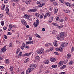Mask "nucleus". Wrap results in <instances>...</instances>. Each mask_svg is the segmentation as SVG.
Segmentation results:
<instances>
[{
  "instance_id": "22",
  "label": "nucleus",
  "mask_w": 74,
  "mask_h": 74,
  "mask_svg": "<svg viewBox=\"0 0 74 74\" xmlns=\"http://www.w3.org/2000/svg\"><path fill=\"white\" fill-rule=\"evenodd\" d=\"M35 59L37 61L40 60V57L38 56H36L35 58Z\"/></svg>"
},
{
  "instance_id": "47",
  "label": "nucleus",
  "mask_w": 74,
  "mask_h": 74,
  "mask_svg": "<svg viewBox=\"0 0 74 74\" xmlns=\"http://www.w3.org/2000/svg\"><path fill=\"white\" fill-rule=\"evenodd\" d=\"M42 7V4H39L38 6V8H41Z\"/></svg>"
},
{
  "instance_id": "7",
  "label": "nucleus",
  "mask_w": 74,
  "mask_h": 74,
  "mask_svg": "<svg viewBox=\"0 0 74 74\" xmlns=\"http://www.w3.org/2000/svg\"><path fill=\"white\" fill-rule=\"evenodd\" d=\"M64 63V61H60L58 64V67H60L61 66H62L63 64Z\"/></svg>"
},
{
  "instance_id": "26",
  "label": "nucleus",
  "mask_w": 74,
  "mask_h": 74,
  "mask_svg": "<svg viewBox=\"0 0 74 74\" xmlns=\"http://www.w3.org/2000/svg\"><path fill=\"white\" fill-rule=\"evenodd\" d=\"M71 57V54L70 53H68L67 56V58L68 59H69Z\"/></svg>"
},
{
  "instance_id": "2",
  "label": "nucleus",
  "mask_w": 74,
  "mask_h": 74,
  "mask_svg": "<svg viewBox=\"0 0 74 74\" xmlns=\"http://www.w3.org/2000/svg\"><path fill=\"white\" fill-rule=\"evenodd\" d=\"M32 54V53H25L23 55H22L21 56V55H22V52H19L18 55L19 56H29V55H30Z\"/></svg>"
},
{
  "instance_id": "30",
  "label": "nucleus",
  "mask_w": 74,
  "mask_h": 74,
  "mask_svg": "<svg viewBox=\"0 0 74 74\" xmlns=\"http://www.w3.org/2000/svg\"><path fill=\"white\" fill-rule=\"evenodd\" d=\"M49 60H45V64H47L49 63Z\"/></svg>"
},
{
  "instance_id": "16",
  "label": "nucleus",
  "mask_w": 74,
  "mask_h": 74,
  "mask_svg": "<svg viewBox=\"0 0 74 74\" xmlns=\"http://www.w3.org/2000/svg\"><path fill=\"white\" fill-rule=\"evenodd\" d=\"M24 18H25L26 19H29V17L27 15H25L23 16Z\"/></svg>"
},
{
  "instance_id": "27",
  "label": "nucleus",
  "mask_w": 74,
  "mask_h": 74,
  "mask_svg": "<svg viewBox=\"0 0 74 74\" xmlns=\"http://www.w3.org/2000/svg\"><path fill=\"white\" fill-rule=\"evenodd\" d=\"M59 49L60 52H62V51H63V47H62V46H61L60 47Z\"/></svg>"
},
{
  "instance_id": "57",
  "label": "nucleus",
  "mask_w": 74,
  "mask_h": 74,
  "mask_svg": "<svg viewBox=\"0 0 74 74\" xmlns=\"http://www.w3.org/2000/svg\"><path fill=\"white\" fill-rule=\"evenodd\" d=\"M36 3L38 4H40V1H37L36 2Z\"/></svg>"
},
{
  "instance_id": "50",
  "label": "nucleus",
  "mask_w": 74,
  "mask_h": 74,
  "mask_svg": "<svg viewBox=\"0 0 74 74\" xmlns=\"http://www.w3.org/2000/svg\"><path fill=\"white\" fill-rule=\"evenodd\" d=\"M26 44L27 45H29V44H30V41H28L26 42Z\"/></svg>"
},
{
  "instance_id": "33",
  "label": "nucleus",
  "mask_w": 74,
  "mask_h": 74,
  "mask_svg": "<svg viewBox=\"0 0 74 74\" xmlns=\"http://www.w3.org/2000/svg\"><path fill=\"white\" fill-rule=\"evenodd\" d=\"M69 65L71 66V65H72L73 64V61H71L69 62Z\"/></svg>"
},
{
  "instance_id": "49",
  "label": "nucleus",
  "mask_w": 74,
  "mask_h": 74,
  "mask_svg": "<svg viewBox=\"0 0 74 74\" xmlns=\"http://www.w3.org/2000/svg\"><path fill=\"white\" fill-rule=\"evenodd\" d=\"M25 48H27V49H29L30 48V47H29L26 44V45L25 46Z\"/></svg>"
},
{
  "instance_id": "42",
  "label": "nucleus",
  "mask_w": 74,
  "mask_h": 74,
  "mask_svg": "<svg viewBox=\"0 0 74 74\" xmlns=\"http://www.w3.org/2000/svg\"><path fill=\"white\" fill-rule=\"evenodd\" d=\"M36 23L37 24H38V25L39 24V23H40V21H39V20L37 19L36 20Z\"/></svg>"
},
{
  "instance_id": "37",
  "label": "nucleus",
  "mask_w": 74,
  "mask_h": 74,
  "mask_svg": "<svg viewBox=\"0 0 74 74\" xmlns=\"http://www.w3.org/2000/svg\"><path fill=\"white\" fill-rule=\"evenodd\" d=\"M59 22H64V19L63 18H61L59 20Z\"/></svg>"
},
{
  "instance_id": "58",
  "label": "nucleus",
  "mask_w": 74,
  "mask_h": 74,
  "mask_svg": "<svg viewBox=\"0 0 74 74\" xmlns=\"http://www.w3.org/2000/svg\"><path fill=\"white\" fill-rule=\"evenodd\" d=\"M4 69V67L3 66H0V69Z\"/></svg>"
},
{
  "instance_id": "45",
  "label": "nucleus",
  "mask_w": 74,
  "mask_h": 74,
  "mask_svg": "<svg viewBox=\"0 0 74 74\" xmlns=\"http://www.w3.org/2000/svg\"><path fill=\"white\" fill-rule=\"evenodd\" d=\"M12 42H11L10 43V44L9 45L10 47H12Z\"/></svg>"
},
{
  "instance_id": "44",
  "label": "nucleus",
  "mask_w": 74,
  "mask_h": 74,
  "mask_svg": "<svg viewBox=\"0 0 74 74\" xmlns=\"http://www.w3.org/2000/svg\"><path fill=\"white\" fill-rule=\"evenodd\" d=\"M52 24L54 26H58V24L56 23H53Z\"/></svg>"
},
{
  "instance_id": "17",
  "label": "nucleus",
  "mask_w": 74,
  "mask_h": 74,
  "mask_svg": "<svg viewBox=\"0 0 74 74\" xmlns=\"http://www.w3.org/2000/svg\"><path fill=\"white\" fill-rule=\"evenodd\" d=\"M64 12H66V13H67L68 14H69L70 12V11L68 10H66L65 9L64 10Z\"/></svg>"
},
{
  "instance_id": "14",
  "label": "nucleus",
  "mask_w": 74,
  "mask_h": 74,
  "mask_svg": "<svg viewBox=\"0 0 74 74\" xmlns=\"http://www.w3.org/2000/svg\"><path fill=\"white\" fill-rule=\"evenodd\" d=\"M58 11V8H54V14H56V13H57Z\"/></svg>"
},
{
  "instance_id": "15",
  "label": "nucleus",
  "mask_w": 74,
  "mask_h": 74,
  "mask_svg": "<svg viewBox=\"0 0 74 74\" xmlns=\"http://www.w3.org/2000/svg\"><path fill=\"white\" fill-rule=\"evenodd\" d=\"M50 60L52 62H53L56 61V59L54 58H52L50 59Z\"/></svg>"
},
{
  "instance_id": "61",
  "label": "nucleus",
  "mask_w": 74,
  "mask_h": 74,
  "mask_svg": "<svg viewBox=\"0 0 74 74\" xmlns=\"http://www.w3.org/2000/svg\"><path fill=\"white\" fill-rule=\"evenodd\" d=\"M66 72H61L59 74H65Z\"/></svg>"
},
{
  "instance_id": "43",
  "label": "nucleus",
  "mask_w": 74,
  "mask_h": 74,
  "mask_svg": "<svg viewBox=\"0 0 74 74\" xmlns=\"http://www.w3.org/2000/svg\"><path fill=\"white\" fill-rule=\"evenodd\" d=\"M37 11V10L36 9H32V12H36Z\"/></svg>"
},
{
  "instance_id": "53",
  "label": "nucleus",
  "mask_w": 74,
  "mask_h": 74,
  "mask_svg": "<svg viewBox=\"0 0 74 74\" xmlns=\"http://www.w3.org/2000/svg\"><path fill=\"white\" fill-rule=\"evenodd\" d=\"M4 37L5 38V40H7V38H8V37L7 36H6L5 35H4Z\"/></svg>"
},
{
  "instance_id": "4",
  "label": "nucleus",
  "mask_w": 74,
  "mask_h": 74,
  "mask_svg": "<svg viewBox=\"0 0 74 74\" xmlns=\"http://www.w3.org/2000/svg\"><path fill=\"white\" fill-rule=\"evenodd\" d=\"M48 16L49 17H50L51 16V12H49L47 13H46L44 17V19H45L47 16Z\"/></svg>"
},
{
  "instance_id": "39",
  "label": "nucleus",
  "mask_w": 74,
  "mask_h": 74,
  "mask_svg": "<svg viewBox=\"0 0 74 74\" xmlns=\"http://www.w3.org/2000/svg\"><path fill=\"white\" fill-rule=\"evenodd\" d=\"M57 67V65H53L51 66V67L52 68H56Z\"/></svg>"
},
{
  "instance_id": "46",
  "label": "nucleus",
  "mask_w": 74,
  "mask_h": 74,
  "mask_svg": "<svg viewBox=\"0 0 74 74\" xmlns=\"http://www.w3.org/2000/svg\"><path fill=\"white\" fill-rule=\"evenodd\" d=\"M32 36H30L28 39V40L29 41H31L32 40Z\"/></svg>"
},
{
  "instance_id": "34",
  "label": "nucleus",
  "mask_w": 74,
  "mask_h": 74,
  "mask_svg": "<svg viewBox=\"0 0 74 74\" xmlns=\"http://www.w3.org/2000/svg\"><path fill=\"white\" fill-rule=\"evenodd\" d=\"M19 51H20V49L19 48H18L17 50L16 54V55L18 54V53H19Z\"/></svg>"
},
{
  "instance_id": "1",
  "label": "nucleus",
  "mask_w": 74,
  "mask_h": 74,
  "mask_svg": "<svg viewBox=\"0 0 74 74\" xmlns=\"http://www.w3.org/2000/svg\"><path fill=\"white\" fill-rule=\"evenodd\" d=\"M67 34L64 32H61L60 34V37H58L57 39L59 40H64V38L67 37Z\"/></svg>"
},
{
  "instance_id": "31",
  "label": "nucleus",
  "mask_w": 74,
  "mask_h": 74,
  "mask_svg": "<svg viewBox=\"0 0 74 74\" xmlns=\"http://www.w3.org/2000/svg\"><path fill=\"white\" fill-rule=\"evenodd\" d=\"M35 36L37 37H38V38H41V36H40L38 34H35Z\"/></svg>"
},
{
  "instance_id": "18",
  "label": "nucleus",
  "mask_w": 74,
  "mask_h": 74,
  "mask_svg": "<svg viewBox=\"0 0 74 74\" xmlns=\"http://www.w3.org/2000/svg\"><path fill=\"white\" fill-rule=\"evenodd\" d=\"M9 29H8V30L9 31H10L11 30V28L12 27V24H10L9 27Z\"/></svg>"
},
{
  "instance_id": "28",
  "label": "nucleus",
  "mask_w": 74,
  "mask_h": 74,
  "mask_svg": "<svg viewBox=\"0 0 74 74\" xmlns=\"http://www.w3.org/2000/svg\"><path fill=\"white\" fill-rule=\"evenodd\" d=\"M53 48L51 47L50 49H49V50H47L46 51H47V52H49V51H52L53 50Z\"/></svg>"
},
{
  "instance_id": "9",
  "label": "nucleus",
  "mask_w": 74,
  "mask_h": 74,
  "mask_svg": "<svg viewBox=\"0 0 74 74\" xmlns=\"http://www.w3.org/2000/svg\"><path fill=\"white\" fill-rule=\"evenodd\" d=\"M21 22L22 23V24L24 26H26L27 25V23L26 22V21L24 20H22Z\"/></svg>"
},
{
  "instance_id": "20",
  "label": "nucleus",
  "mask_w": 74,
  "mask_h": 74,
  "mask_svg": "<svg viewBox=\"0 0 74 74\" xmlns=\"http://www.w3.org/2000/svg\"><path fill=\"white\" fill-rule=\"evenodd\" d=\"M10 71H13V70L14 69V66H11L10 67Z\"/></svg>"
},
{
  "instance_id": "63",
  "label": "nucleus",
  "mask_w": 74,
  "mask_h": 74,
  "mask_svg": "<svg viewBox=\"0 0 74 74\" xmlns=\"http://www.w3.org/2000/svg\"><path fill=\"white\" fill-rule=\"evenodd\" d=\"M4 3H8V1H7V0H5L4 1Z\"/></svg>"
},
{
  "instance_id": "6",
  "label": "nucleus",
  "mask_w": 74,
  "mask_h": 74,
  "mask_svg": "<svg viewBox=\"0 0 74 74\" xmlns=\"http://www.w3.org/2000/svg\"><path fill=\"white\" fill-rule=\"evenodd\" d=\"M37 67V65L34 64H32L30 65L29 66V67L30 69H35V68H36Z\"/></svg>"
},
{
  "instance_id": "12",
  "label": "nucleus",
  "mask_w": 74,
  "mask_h": 74,
  "mask_svg": "<svg viewBox=\"0 0 74 74\" xmlns=\"http://www.w3.org/2000/svg\"><path fill=\"white\" fill-rule=\"evenodd\" d=\"M53 44H54V45L55 47L58 46V42H57L56 40L54 41L53 42Z\"/></svg>"
},
{
  "instance_id": "40",
  "label": "nucleus",
  "mask_w": 74,
  "mask_h": 74,
  "mask_svg": "<svg viewBox=\"0 0 74 74\" xmlns=\"http://www.w3.org/2000/svg\"><path fill=\"white\" fill-rule=\"evenodd\" d=\"M1 23L2 26H4V22L3 21H1Z\"/></svg>"
},
{
  "instance_id": "23",
  "label": "nucleus",
  "mask_w": 74,
  "mask_h": 74,
  "mask_svg": "<svg viewBox=\"0 0 74 74\" xmlns=\"http://www.w3.org/2000/svg\"><path fill=\"white\" fill-rule=\"evenodd\" d=\"M63 26H64V25H61L60 26H59L57 27V28L58 29H62V28H63Z\"/></svg>"
},
{
  "instance_id": "13",
  "label": "nucleus",
  "mask_w": 74,
  "mask_h": 74,
  "mask_svg": "<svg viewBox=\"0 0 74 74\" xmlns=\"http://www.w3.org/2000/svg\"><path fill=\"white\" fill-rule=\"evenodd\" d=\"M25 44L24 43L22 44V45L21 46V49L22 50H23L24 48H25Z\"/></svg>"
},
{
  "instance_id": "25",
  "label": "nucleus",
  "mask_w": 74,
  "mask_h": 74,
  "mask_svg": "<svg viewBox=\"0 0 74 74\" xmlns=\"http://www.w3.org/2000/svg\"><path fill=\"white\" fill-rule=\"evenodd\" d=\"M66 66L65 65L62 66L61 67L60 69H61V70H63L64 69H65V68H66Z\"/></svg>"
},
{
  "instance_id": "55",
  "label": "nucleus",
  "mask_w": 74,
  "mask_h": 74,
  "mask_svg": "<svg viewBox=\"0 0 74 74\" xmlns=\"http://www.w3.org/2000/svg\"><path fill=\"white\" fill-rule=\"evenodd\" d=\"M7 34L8 35H11L12 34V33L11 32H8L7 33Z\"/></svg>"
},
{
  "instance_id": "10",
  "label": "nucleus",
  "mask_w": 74,
  "mask_h": 74,
  "mask_svg": "<svg viewBox=\"0 0 74 74\" xmlns=\"http://www.w3.org/2000/svg\"><path fill=\"white\" fill-rule=\"evenodd\" d=\"M32 71V69L31 68H29L26 71V73L27 74L30 73Z\"/></svg>"
},
{
  "instance_id": "41",
  "label": "nucleus",
  "mask_w": 74,
  "mask_h": 74,
  "mask_svg": "<svg viewBox=\"0 0 74 74\" xmlns=\"http://www.w3.org/2000/svg\"><path fill=\"white\" fill-rule=\"evenodd\" d=\"M6 62L7 64H8L10 63V61H9V60L8 59H7L6 60Z\"/></svg>"
},
{
  "instance_id": "5",
  "label": "nucleus",
  "mask_w": 74,
  "mask_h": 74,
  "mask_svg": "<svg viewBox=\"0 0 74 74\" xmlns=\"http://www.w3.org/2000/svg\"><path fill=\"white\" fill-rule=\"evenodd\" d=\"M6 46H4L3 47L1 50V53H4L6 51Z\"/></svg>"
},
{
  "instance_id": "56",
  "label": "nucleus",
  "mask_w": 74,
  "mask_h": 74,
  "mask_svg": "<svg viewBox=\"0 0 74 74\" xmlns=\"http://www.w3.org/2000/svg\"><path fill=\"white\" fill-rule=\"evenodd\" d=\"M13 1L14 2H18L19 1V0H13Z\"/></svg>"
},
{
  "instance_id": "32",
  "label": "nucleus",
  "mask_w": 74,
  "mask_h": 74,
  "mask_svg": "<svg viewBox=\"0 0 74 74\" xmlns=\"http://www.w3.org/2000/svg\"><path fill=\"white\" fill-rule=\"evenodd\" d=\"M5 11L6 13H8L9 12V9H8V8L7 7L6 8Z\"/></svg>"
},
{
  "instance_id": "64",
  "label": "nucleus",
  "mask_w": 74,
  "mask_h": 74,
  "mask_svg": "<svg viewBox=\"0 0 74 74\" xmlns=\"http://www.w3.org/2000/svg\"><path fill=\"white\" fill-rule=\"evenodd\" d=\"M42 30L43 32H45V29L44 28H42Z\"/></svg>"
},
{
  "instance_id": "8",
  "label": "nucleus",
  "mask_w": 74,
  "mask_h": 74,
  "mask_svg": "<svg viewBox=\"0 0 74 74\" xmlns=\"http://www.w3.org/2000/svg\"><path fill=\"white\" fill-rule=\"evenodd\" d=\"M67 45H68V43L67 42H62L61 43V45L62 47H66V46H67Z\"/></svg>"
},
{
  "instance_id": "11",
  "label": "nucleus",
  "mask_w": 74,
  "mask_h": 74,
  "mask_svg": "<svg viewBox=\"0 0 74 74\" xmlns=\"http://www.w3.org/2000/svg\"><path fill=\"white\" fill-rule=\"evenodd\" d=\"M53 16H51L49 19V23H51L52 22V21H53Z\"/></svg>"
},
{
  "instance_id": "29",
  "label": "nucleus",
  "mask_w": 74,
  "mask_h": 74,
  "mask_svg": "<svg viewBox=\"0 0 74 74\" xmlns=\"http://www.w3.org/2000/svg\"><path fill=\"white\" fill-rule=\"evenodd\" d=\"M29 60V58H27L25 60V61H24V63H27L28 62Z\"/></svg>"
},
{
  "instance_id": "48",
  "label": "nucleus",
  "mask_w": 74,
  "mask_h": 74,
  "mask_svg": "<svg viewBox=\"0 0 74 74\" xmlns=\"http://www.w3.org/2000/svg\"><path fill=\"white\" fill-rule=\"evenodd\" d=\"M66 5H67L68 6H69V7H70V3H69L68 2L66 3Z\"/></svg>"
},
{
  "instance_id": "35",
  "label": "nucleus",
  "mask_w": 74,
  "mask_h": 74,
  "mask_svg": "<svg viewBox=\"0 0 74 74\" xmlns=\"http://www.w3.org/2000/svg\"><path fill=\"white\" fill-rule=\"evenodd\" d=\"M53 4L55 6H57L58 5V3L55 2H54L53 3Z\"/></svg>"
},
{
  "instance_id": "62",
  "label": "nucleus",
  "mask_w": 74,
  "mask_h": 74,
  "mask_svg": "<svg viewBox=\"0 0 74 74\" xmlns=\"http://www.w3.org/2000/svg\"><path fill=\"white\" fill-rule=\"evenodd\" d=\"M7 29V27H4L3 28V29H4V30H6Z\"/></svg>"
},
{
  "instance_id": "38",
  "label": "nucleus",
  "mask_w": 74,
  "mask_h": 74,
  "mask_svg": "<svg viewBox=\"0 0 74 74\" xmlns=\"http://www.w3.org/2000/svg\"><path fill=\"white\" fill-rule=\"evenodd\" d=\"M25 3L26 4H29L30 3V1H27L25 2Z\"/></svg>"
},
{
  "instance_id": "52",
  "label": "nucleus",
  "mask_w": 74,
  "mask_h": 74,
  "mask_svg": "<svg viewBox=\"0 0 74 74\" xmlns=\"http://www.w3.org/2000/svg\"><path fill=\"white\" fill-rule=\"evenodd\" d=\"M74 47H72L71 50V52H73L74 51Z\"/></svg>"
},
{
  "instance_id": "36",
  "label": "nucleus",
  "mask_w": 74,
  "mask_h": 74,
  "mask_svg": "<svg viewBox=\"0 0 74 74\" xmlns=\"http://www.w3.org/2000/svg\"><path fill=\"white\" fill-rule=\"evenodd\" d=\"M1 7H2V8H1L2 10H4L5 5H3V4H2V5Z\"/></svg>"
},
{
  "instance_id": "60",
  "label": "nucleus",
  "mask_w": 74,
  "mask_h": 74,
  "mask_svg": "<svg viewBox=\"0 0 74 74\" xmlns=\"http://www.w3.org/2000/svg\"><path fill=\"white\" fill-rule=\"evenodd\" d=\"M61 3H63L64 1V0H59Z\"/></svg>"
},
{
  "instance_id": "21",
  "label": "nucleus",
  "mask_w": 74,
  "mask_h": 74,
  "mask_svg": "<svg viewBox=\"0 0 74 74\" xmlns=\"http://www.w3.org/2000/svg\"><path fill=\"white\" fill-rule=\"evenodd\" d=\"M44 15V13L41 14L40 16V19H42L43 18V17Z\"/></svg>"
},
{
  "instance_id": "24",
  "label": "nucleus",
  "mask_w": 74,
  "mask_h": 74,
  "mask_svg": "<svg viewBox=\"0 0 74 74\" xmlns=\"http://www.w3.org/2000/svg\"><path fill=\"white\" fill-rule=\"evenodd\" d=\"M35 15L37 17V18H38V17L40 16V14L38 13H35Z\"/></svg>"
},
{
  "instance_id": "51",
  "label": "nucleus",
  "mask_w": 74,
  "mask_h": 74,
  "mask_svg": "<svg viewBox=\"0 0 74 74\" xmlns=\"http://www.w3.org/2000/svg\"><path fill=\"white\" fill-rule=\"evenodd\" d=\"M19 70H20L19 68H16V71H17V72H18V71H19Z\"/></svg>"
},
{
  "instance_id": "54",
  "label": "nucleus",
  "mask_w": 74,
  "mask_h": 74,
  "mask_svg": "<svg viewBox=\"0 0 74 74\" xmlns=\"http://www.w3.org/2000/svg\"><path fill=\"white\" fill-rule=\"evenodd\" d=\"M3 14H0V19H1L2 18H3Z\"/></svg>"
},
{
  "instance_id": "19",
  "label": "nucleus",
  "mask_w": 74,
  "mask_h": 74,
  "mask_svg": "<svg viewBox=\"0 0 74 74\" xmlns=\"http://www.w3.org/2000/svg\"><path fill=\"white\" fill-rule=\"evenodd\" d=\"M52 44H51V43H48L47 44H46L45 45V47H50L52 46Z\"/></svg>"
},
{
  "instance_id": "59",
  "label": "nucleus",
  "mask_w": 74,
  "mask_h": 74,
  "mask_svg": "<svg viewBox=\"0 0 74 74\" xmlns=\"http://www.w3.org/2000/svg\"><path fill=\"white\" fill-rule=\"evenodd\" d=\"M56 51H60L59 48H57L56 49Z\"/></svg>"
},
{
  "instance_id": "3",
  "label": "nucleus",
  "mask_w": 74,
  "mask_h": 74,
  "mask_svg": "<svg viewBox=\"0 0 74 74\" xmlns=\"http://www.w3.org/2000/svg\"><path fill=\"white\" fill-rule=\"evenodd\" d=\"M44 49L43 48L39 49L36 51L37 53H40V54H43Z\"/></svg>"
}]
</instances>
